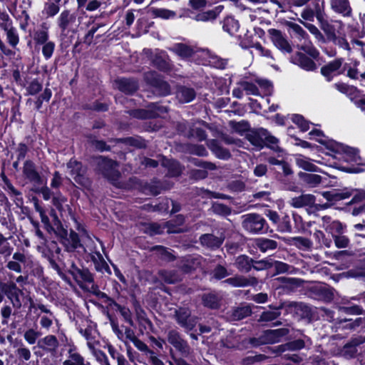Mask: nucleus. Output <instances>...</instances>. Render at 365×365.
Masks as SVG:
<instances>
[{
	"mask_svg": "<svg viewBox=\"0 0 365 365\" xmlns=\"http://www.w3.org/2000/svg\"><path fill=\"white\" fill-rule=\"evenodd\" d=\"M222 28L230 35L235 34L239 29L240 25L237 20L232 17H227L223 21Z\"/></svg>",
	"mask_w": 365,
	"mask_h": 365,
	"instance_id": "c756f323",
	"label": "nucleus"
},
{
	"mask_svg": "<svg viewBox=\"0 0 365 365\" xmlns=\"http://www.w3.org/2000/svg\"><path fill=\"white\" fill-rule=\"evenodd\" d=\"M13 248L2 234L0 233V255L5 257L9 256L12 252Z\"/></svg>",
	"mask_w": 365,
	"mask_h": 365,
	"instance_id": "79ce46f5",
	"label": "nucleus"
},
{
	"mask_svg": "<svg viewBox=\"0 0 365 365\" xmlns=\"http://www.w3.org/2000/svg\"><path fill=\"white\" fill-rule=\"evenodd\" d=\"M195 97V92L193 89L182 87L177 92V98L181 103L192 101Z\"/></svg>",
	"mask_w": 365,
	"mask_h": 365,
	"instance_id": "cd10ccee",
	"label": "nucleus"
},
{
	"mask_svg": "<svg viewBox=\"0 0 365 365\" xmlns=\"http://www.w3.org/2000/svg\"><path fill=\"white\" fill-rule=\"evenodd\" d=\"M253 260L246 255L238 256L235 259V266L242 272H248L252 267Z\"/></svg>",
	"mask_w": 365,
	"mask_h": 365,
	"instance_id": "a878e982",
	"label": "nucleus"
},
{
	"mask_svg": "<svg viewBox=\"0 0 365 365\" xmlns=\"http://www.w3.org/2000/svg\"><path fill=\"white\" fill-rule=\"evenodd\" d=\"M309 135L311 139H314L319 143L325 145L330 151V153H328L329 155L348 163H360L361 159L356 149L329 139L319 130H313L309 132Z\"/></svg>",
	"mask_w": 365,
	"mask_h": 365,
	"instance_id": "f257e3e1",
	"label": "nucleus"
},
{
	"mask_svg": "<svg viewBox=\"0 0 365 365\" xmlns=\"http://www.w3.org/2000/svg\"><path fill=\"white\" fill-rule=\"evenodd\" d=\"M146 81L155 88L158 94L165 96L170 93V86L163 81L155 72H148L145 74Z\"/></svg>",
	"mask_w": 365,
	"mask_h": 365,
	"instance_id": "0eeeda50",
	"label": "nucleus"
},
{
	"mask_svg": "<svg viewBox=\"0 0 365 365\" xmlns=\"http://www.w3.org/2000/svg\"><path fill=\"white\" fill-rule=\"evenodd\" d=\"M90 350L101 365H110L108 362L107 356L102 351L96 349V347H94L93 349Z\"/></svg>",
	"mask_w": 365,
	"mask_h": 365,
	"instance_id": "09e8293b",
	"label": "nucleus"
},
{
	"mask_svg": "<svg viewBox=\"0 0 365 365\" xmlns=\"http://www.w3.org/2000/svg\"><path fill=\"white\" fill-rule=\"evenodd\" d=\"M314 202L315 197L311 194L302 195L299 197L292 198L289 201L290 205L296 208L312 206Z\"/></svg>",
	"mask_w": 365,
	"mask_h": 365,
	"instance_id": "412c9836",
	"label": "nucleus"
},
{
	"mask_svg": "<svg viewBox=\"0 0 365 365\" xmlns=\"http://www.w3.org/2000/svg\"><path fill=\"white\" fill-rule=\"evenodd\" d=\"M6 36L9 44L15 47L19 41V35L16 29H12L6 32Z\"/></svg>",
	"mask_w": 365,
	"mask_h": 365,
	"instance_id": "4d7b16f0",
	"label": "nucleus"
},
{
	"mask_svg": "<svg viewBox=\"0 0 365 365\" xmlns=\"http://www.w3.org/2000/svg\"><path fill=\"white\" fill-rule=\"evenodd\" d=\"M58 346L57 338L53 335H48L39 339L37 343V347L47 352L53 353L56 351Z\"/></svg>",
	"mask_w": 365,
	"mask_h": 365,
	"instance_id": "dca6fc26",
	"label": "nucleus"
},
{
	"mask_svg": "<svg viewBox=\"0 0 365 365\" xmlns=\"http://www.w3.org/2000/svg\"><path fill=\"white\" fill-rule=\"evenodd\" d=\"M63 365H87L85 364L84 359L78 353L73 351L71 349L68 352V357L63 363Z\"/></svg>",
	"mask_w": 365,
	"mask_h": 365,
	"instance_id": "2f4dec72",
	"label": "nucleus"
},
{
	"mask_svg": "<svg viewBox=\"0 0 365 365\" xmlns=\"http://www.w3.org/2000/svg\"><path fill=\"white\" fill-rule=\"evenodd\" d=\"M163 165L168 167V172L172 176H178L182 171L180 164L175 160L165 159L163 160Z\"/></svg>",
	"mask_w": 365,
	"mask_h": 365,
	"instance_id": "72a5a7b5",
	"label": "nucleus"
},
{
	"mask_svg": "<svg viewBox=\"0 0 365 365\" xmlns=\"http://www.w3.org/2000/svg\"><path fill=\"white\" fill-rule=\"evenodd\" d=\"M40 336V333L34 329H29L25 331L24 338L29 344H34L37 339Z\"/></svg>",
	"mask_w": 365,
	"mask_h": 365,
	"instance_id": "c03bdc74",
	"label": "nucleus"
},
{
	"mask_svg": "<svg viewBox=\"0 0 365 365\" xmlns=\"http://www.w3.org/2000/svg\"><path fill=\"white\" fill-rule=\"evenodd\" d=\"M279 316V312L275 310L264 312L260 316V321L270 322L277 319Z\"/></svg>",
	"mask_w": 365,
	"mask_h": 365,
	"instance_id": "bf43d9fd",
	"label": "nucleus"
},
{
	"mask_svg": "<svg viewBox=\"0 0 365 365\" xmlns=\"http://www.w3.org/2000/svg\"><path fill=\"white\" fill-rule=\"evenodd\" d=\"M151 12L155 17L165 20L174 19L176 16L175 11L163 8H153Z\"/></svg>",
	"mask_w": 365,
	"mask_h": 365,
	"instance_id": "7c9ffc66",
	"label": "nucleus"
},
{
	"mask_svg": "<svg viewBox=\"0 0 365 365\" xmlns=\"http://www.w3.org/2000/svg\"><path fill=\"white\" fill-rule=\"evenodd\" d=\"M1 18V22H0V26L6 31H9V30L14 29L12 26V21L9 19V16L7 14H2L0 16Z\"/></svg>",
	"mask_w": 365,
	"mask_h": 365,
	"instance_id": "680f3d73",
	"label": "nucleus"
},
{
	"mask_svg": "<svg viewBox=\"0 0 365 365\" xmlns=\"http://www.w3.org/2000/svg\"><path fill=\"white\" fill-rule=\"evenodd\" d=\"M12 259L16 262L18 264H20L21 266L23 265L24 268L26 269L27 267H31L33 264V259L31 257L24 255L21 252H15L13 255Z\"/></svg>",
	"mask_w": 365,
	"mask_h": 365,
	"instance_id": "f704fd0d",
	"label": "nucleus"
},
{
	"mask_svg": "<svg viewBox=\"0 0 365 365\" xmlns=\"http://www.w3.org/2000/svg\"><path fill=\"white\" fill-rule=\"evenodd\" d=\"M162 278L167 283H175L180 279V276L173 272L162 271L160 272Z\"/></svg>",
	"mask_w": 365,
	"mask_h": 365,
	"instance_id": "8fccbe9b",
	"label": "nucleus"
},
{
	"mask_svg": "<svg viewBox=\"0 0 365 365\" xmlns=\"http://www.w3.org/2000/svg\"><path fill=\"white\" fill-rule=\"evenodd\" d=\"M269 38L273 45L283 53H290L292 51V47L287 36L281 31L275 29L267 30Z\"/></svg>",
	"mask_w": 365,
	"mask_h": 365,
	"instance_id": "7ed1b4c3",
	"label": "nucleus"
},
{
	"mask_svg": "<svg viewBox=\"0 0 365 365\" xmlns=\"http://www.w3.org/2000/svg\"><path fill=\"white\" fill-rule=\"evenodd\" d=\"M16 353L19 360L29 361L31 357V352L30 349L24 344L19 346L16 349Z\"/></svg>",
	"mask_w": 365,
	"mask_h": 365,
	"instance_id": "a18cd8bd",
	"label": "nucleus"
},
{
	"mask_svg": "<svg viewBox=\"0 0 365 365\" xmlns=\"http://www.w3.org/2000/svg\"><path fill=\"white\" fill-rule=\"evenodd\" d=\"M240 86L246 92L247 95H259L257 87L252 83L242 82L240 83Z\"/></svg>",
	"mask_w": 365,
	"mask_h": 365,
	"instance_id": "5fc2aeb1",
	"label": "nucleus"
},
{
	"mask_svg": "<svg viewBox=\"0 0 365 365\" xmlns=\"http://www.w3.org/2000/svg\"><path fill=\"white\" fill-rule=\"evenodd\" d=\"M287 334L285 329H279L275 330H267L264 332L262 343L274 344L279 341V338Z\"/></svg>",
	"mask_w": 365,
	"mask_h": 365,
	"instance_id": "aec40b11",
	"label": "nucleus"
},
{
	"mask_svg": "<svg viewBox=\"0 0 365 365\" xmlns=\"http://www.w3.org/2000/svg\"><path fill=\"white\" fill-rule=\"evenodd\" d=\"M70 272L75 279L79 283L91 282L93 281V277L87 269H80L74 264H72Z\"/></svg>",
	"mask_w": 365,
	"mask_h": 365,
	"instance_id": "393cba45",
	"label": "nucleus"
},
{
	"mask_svg": "<svg viewBox=\"0 0 365 365\" xmlns=\"http://www.w3.org/2000/svg\"><path fill=\"white\" fill-rule=\"evenodd\" d=\"M203 304L205 306L210 308H216L218 306L217 298L214 294H205L202 297Z\"/></svg>",
	"mask_w": 365,
	"mask_h": 365,
	"instance_id": "864d4df0",
	"label": "nucleus"
},
{
	"mask_svg": "<svg viewBox=\"0 0 365 365\" xmlns=\"http://www.w3.org/2000/svg\"><path fill=\"white\" fill-rule=\"evenodd\" d=\"M168 341L181 352H187L188 346L187 343L180 338L179 334L177 331L173 330L169 331Z\"/></svg>",
	"mask_w": 365,
	"mask_h": 365,
	"instance_id": "4be33fe9",
	"label": "nucleus"
},
{
	"mask_svg": "<svg viewBox=\"0 0 365 365\" xmlns=\"http://www.w3.org/2000/svg\"><path fill=\"white\" fill-rule=\"evenodd\" d=\"M313 10L316 14L317 21H321L324 16V2L321 0H314Z\"/></svg>",
	"mask_w": 365,
	"mask_h": 365,
	"instance_id": "49530a36",
	"label": "nucleus"
},
{
	"mask_svg": "<svg viewBox=\"0 0 365 365\" xmlns=\"http://www.w3.org/2000/svg\"><path fill=\"white\" fill-rule=\"evenodd\" d=\"M314 36V37L320 42H324V37L319 29L312 24L305 23L299 21Z\"/></svg>",
	"mask_w": 365,
	"mask_h": 365,
	"instance_id": "37998d69",
	"label": "nucleus"
},
{
	"mask_svg": "<svg viewBox=\"0 0 365 365\" xmlns=\"http://www.w3.org/2000/svg\"><path fill=\"white\" fill-rule=\"evenodd\" d=\"M58 4V3H56V1L46 2L44 4L43 9L42 10V14L45 15L46 17H53L59 12L60 10Z\"/></svg>",
	"mask_w": 365,
	"mask_h": 365,
	"instance_id": "4c0bfd02",
	"label": "nucleus"
},
{
	"mask_svg": "<svg viewBox=\"0 0 365 365\" xmlns=\"http://www.w3.org/2000/svg\"><path fill=\"white\" fill-rule=\"evenodd\" d=\"M98 164L102 173L112 181H115L119 177V172L117 170L118 164L116 162L100 158L98 159Z\"/></svg>",
	"mask_w": 365,
	"mask_h": 365,
	"instance_id": "423d86ee",
	"label": "nucleus"
},
{
	"mask_svg": "<svg viewBox=\"0 0 365 365\" xmlns=\"http://www.w3.org/2000/svg\"><path fill=\"white\" fill-rule=\"evenodd\" d=\"M54 317L52 313L50 315H43L41 317L40 324L43 328L48 329L53 324Z\"/></svg>",
	"mask_w": 365,
	"mask_h": 365,
	"instance_id": "774afa93",
	"label": "nucleus"
},
{
	"mask_svg": "<svg viewBox=\"0 0 365 365\" xmlns=\"http://www.w3.org/2000/svg\"><path fill=\"white\" fill-rule=\"evenodd\" d=\"M116 83L118 89L125 93H132L138 88L137 83L130 79H119Z\"/></svg>",
	"mask_w": 365,
	"mask_h": 365,
	"instance_id": "bb28decb",
	"label": "nucleus"
},
{
	"mask_svg": "<svg viewBox=\"0 0 365 365\" xmlns=\"http://www.w3.org/2000/svg\"><path fill=\"white\" fill-rule=\"evenodd\" d=\"M7 297L11 300V302L15 309H20L25 300H28L30 302L29 310L36 309V305L34 301L31 297H26L22 290L19 291V292L11 294Z\"/></svg>",
	"mask_w": 365,
	"mask_h": 365,
	"instance_id": "f3484780",
	"label": "nucleus"
},
{
	"mask_svg": "<svg viewBox=\"0 0 365 365\" xmlns=\"http://www.w3.org/2000/svg\"><path fill=\"white\" fill-rule=\"evenodd\" d=\"M321 173L323 175L300 172L299 173V177L304 184L311 187H315L319 185H322L324 186L331 185V181L329 178L334 179V178L322 170Z\"/></svg>",
	"mask_w": 365,
	"mask_h": 365,
	"instance_id": "f03ea898",
	"label": "nucleus"
},
{
	"mask_svg": "<svg viewBox=\"0 0 365 365\" xmlns=\"http://www.w3.org/2000/svg\"><path fill=\"white\" fill-rule=\"evenodd\" d=\"M24 175L29 181L37 184H43V180L38 173L36 171L34 164L31 161H26L24 165Z\"/></svg>",
	"mask_w": 365,
	"mask_h": 365,
	"instance_id": "2eb2a0df",
	"label": "nucleus"
},
{
	"mask_svg": "<svg viewBox=\"0 0 365 365\" xmlns=\"http://www.w3.org/2000/svg\"><path fill=\"white\" fill-rule=\"evenodd\" d=\"M304 346V341L301 339H298L284 345L282 351H284L285 350H298L302 349Z\"/></svg>",
	"mask_w": 365,
	"mask_h": 365,
	"instance_id": "e2e57ef3",
	"label": "nucleus"
},
{
	"mask_svg": "<svg viewBox=\"0 0 365 365\" xmlns=\"http://www.w3.org/2000/svg\"><path fill=\"white\" fill-rule=\"evenodd\" d=\"M287 26L297 35V38L301 43L308 38V34L299 24L294 22H288Z\"/></svg>",
	"mask_w": 365,
	"mask_h": 365,
	"instance_id": "c9c22d12",
	"label": "nucleus"
},
{
	"mask_svg": "<svg viewBox=\"0 0 365 365\" xmlns=\"http://www.w3.org/2000/svg\"><path fill=\"white\" fill-rule=\"evenodd\" d=\"M242 227L250 233H259L264 229L265 220L257 214H247L242 216Z\"/></svg>",
	"mask_w": 365,
	"mask_h": 365,
	"instance_id": "20e7f679",
	"label": "nucleus"
},
{
	"mask_svg": "<svg viewBox=\"0 0 365 365\" xmlns=\"http://www.w3.org/2000/svg\"><path fill=\"white\" fill-rule=\"evenodd\" d=\"M76 14L68 9H65L58 16L56 24L61 31L64 32L76 22Z\"/></svg>",
	"mask_w": 365,
	"mask_h": 365,
	"instance_id": "f8f14e48",
	"label": "nucleus"
},
{
	"mask_svg": "<svg viewBox=\"0 0 365 365\" xmlns=\"http://www.w3.org/2000/svg\"><path fill=\"white\" fill-rule=\"evenodd\" d=\"M251 314V309L248 306L238 307L235 309L230 316L231 319L234 321L240 320L249 316Z\"/></svg>",
	"mask_w": 365,
	"mask_h": 365,
	"instance_id": "e433bc0d",
	"label": "nucleus"
},
{
	"mask_svg": "<svg viewBox=\"0 0 365 365\" xmlns=\"http://www.w3.org/2000/svg\"><path fill=\"white\" fill-rule=\"evenodd\" d=\"M176 317L179 324L187 329H192L196 324L195 318L190 317V312L186 309H180L176 312Z\"/></svg>",
	"mask_w": 365,
	"mask_h": 365,
	"instance_id": "ddd939ff",
	"label": "nucleus"
},
{
	"mask_svg": "<svg viewBox=\"0 0 365 365\" xmlns=\"http://www.w3.org/2000/svg\"><path fill=\"white\" fill-rule=\"evenodd\" d=\"M223 241L224 237H215L211 234H205L200 237L201 244L211 249L218 248Z\"/></svg>",
	"mask_w": 365,
	"mask_h": 365,
	"instance_id": "5701e85b",
	"label": "nucleus"
},
{
	"mask_svg": "<svg viewBox=\"0 0 365 365\" xmlns=\"http://www.w3.org/2000/svg\"><path fill=\"white\" fill-rule=\"evenodd\" d=\"M170 50L182 58H188L193 53V49L191 47L182 43L174 45Z\"/></svg>",
	"mask_w": 365,
	"mask_h": 365,
	"instance_id": "c85d7f7f",
	"label": "nucleus"
},
{
	"mask_svg": "<svg viewBox=\"0 0 365 365\" xmlns=\"http://www.w3.org/2000/svg\"><path fill=\"white\" fill-rule=\"evenodd\" d=\"M67 168L69 174L77 183L85 187L90 186V181L85 176L86 171L81 163L74 159H71L67 164Z\"/></svg>",
	"mask_w": 365,
	"mask_h": 365,
	"instance_id": "39448f33",
	"label": "nucleus"
},
{
	"mask_svg": "<svg viewBox=\"0 0 365 365\" xmlns=\"http://www.w3.org/2000/svg\"><path fill=\"white\" fill-rule=\"evenodd\" d=\"M213 277L217 279H221L228 276L230 274L225 267L221 265L217 266L212 272Z\"/></svg>",
	"mask_w": 365,
	"mask_h": 365,
	"instance_id": "0e129e2a",
	"label": "nucleus"
},
{
	"mask_svg": "<svg viewBox=\"0 0 365 365\" xmlns=\"http://www.w3.org/2000/svg\"><path fill=\"white\" fill-rule=\"evenodd\" d=\"M265 142L270 148L275 151H280V148L278 146V140L275 137L267 135L265 136Z\"/></svg>",
	"mask_w": 365,
	"mask_h": 365,
	"instance_id": "338daca9",
	"label": "nucleus"
},
{
	"mask_svg": "<svg viewBox=\"0 0 365 365\" xmlns=\"http://www.w3.org/2000/svg\"><path fill=\"white\" fill-rule=\"evenodd\" d=\"M300 48L314 58L319 56L318 51L308 38L300 43Z\"/></svg>",
	"mask_w": 365,
	"mask_h": 365,
	"instance_id": "ea45409f",
	"label": "nucleus"
},
{
	"mask_svg": "<svg viewBox=\"0 0 365 365\" xmlns=\"http://www.w3.org/2000/svg\"><path fill=\"white\" fill-rule=\"evenodd\" d=\"M292 121L297 124L303 132L308 130L309 128V123L300 115H294L292 117Z\"/></svg>",
	"mask_w": 365,
	"mask_h": 365,
	"instance_id": "603ef678",
	"label": "nucleus"
},
{
	"mask_svg": "<svg viewBox=\"0 0 365 365\" xmlns=\"http://www.w3.org/2000/svg\"><path fill=\"white\" fill-rule=\"evenodd\" d=\"M331 10L343 17L352 16L353 11L349 0H330Z\"/></svg>",
	"mask_w": 365,
	"mask_h": 365,
	"instance_id": "1a4fd4ad",
	"label": "nucleus"
},
{
	"mask_svg": "<svg viewBox=\"0 0 365 365\" xmlns=\"http://www.w3.org/2000/svg\"><path fill=\"white\" fill-rule=\"evenodd\" d=\"M291 61L293 63L308 71H314L317 68L315 63L312 59L301 53L292 57Z\"/></svg>",
	"mask_w": 365,
	"mask_h": 365,
	"instance_id": "a211bd4d",
	"label": "nucleus"
},
{
	"mask_svg": "<svg viewBox=\"0 0 365 365\" xmlns=\"http://www.w3.org/2000/svg\"><path fill=\"white\" fill-rule=\"evenodd\" d=\"M78 331L87 341V346L89 349H93V348L98 344L96 339L98 333L94 327L89 324L85 328L79 327Z\"/></svg>",
	"mask_w": 365,
	"mask_h": 365,
	"instance_id": "4468645a",
	"label": "nucleus"
},
{
	"mask_svg": "<svg viewBox=\"0 0 365 365\" xmlns=\"http://www.w3.org/2000/svg\"><path fill=\"white\" fill-rule=\"evenodd\" d=\"M223 8V6L219 5L212 10L200 12L195 16L194 19L197 21L202 22L212 21L222 12Z\"/></svg>",
	"mask_w": 365,
	"mask_h": 365,
	"instance_id": "6ab92c4d",
	"label": "nucleus"
},
{
	"mask_svg": "<svg viewBox=\"0 0 365 365\" xmlns=\"http://www.w3.org/2000/svg\"><path fill=\"white\" fill-rule=\"evenodd\" d=\"M212 211L220 215H227L230 213V208L220 203H214L212 207Z\"/></svg>",
	"mask_w": 365,
	"mask_h": 365,
	"instance_id": "6e6d98bb",
	"label": "nucleus"
},
{
	"mask_svg": "<svg viewBox=\"0 0 365 365\" xmlns=\"http://www.w3.org/2000/svg\"><path fill=\"white\" fill-rule=\"evenodd\" d=\"M277 273H292L294 267L282 262L276 261L273 263Z\"/></svg>",
	"mask_w": 365,
	"mask_h": 365,
	"instance_id": "de8ad7c7",
	"label": "nucleus"
},
{
	"mask_svg": "<svg viewBox=\"0 0 365 365\" xmlns=\"http://www.w3.org/2000/svg\"><path fill=\"white\" fill-rule=\"evenodd\" d=\"M55 48L54 43L48 41L46 43L42 48V53L46 59H48L51 57Z\"/></svg>",
	"mask_w": 365,
	"mask_h": 365,
	"instance_id": "69168bd1",
	"label": "nucleus"
},
{
	"mask_svg": "<svg viewBox=\"0 0 365 365\" xmlns=\"http://www.w3.org/2000/svg\"><path fill=\"white\" fill-rule=\"evenodd\" d=\"M257 247L263 252L267 250H274L277 247L276 241L269 239H259L256 242Z\"/></svg>",
	"mask_w": 365,
	"mask_h": 365,
	"instance_id": "473e14b6",
	"label": "nucleus"
},
{
	"mask_svg": "<svg viewBox=\"0 0 365 365\" xmlns=\"http://www.w3.org/2000/svg\"><path fill=\"white\" fill-rule=\"evenodd\" d=\"M295 162L297 166L303 170L309 172H322L321 169L312 163L311 159L302 155H297Z\"/></svg>",
	"mask_w": 365,
	"mask_h": 365,
	"instance_id": "b1692460",
	"label": "nucleus"
},
{
	"mask_svg": "<svg viewBox=\"0 0 365 365\" xmlns=\"http://www.w3.org/2000/svg\"><path fill=\"white\" fill-rule=\"evenodd\" d=\"M252 47L261 56H264L272 60L274 59L272 52L269 49L264 48L259 43H255Z\"/></svg>",
	"mask_w": 365,
	"mask_h": 365,
	"instance_id": "052dcab7",
	"label": "nucleus"
},
{
	"mask_svg": "<svg viewBox=\"0 0 365 365\" xmlns=\"http://www.w3.org/2000/svg\"><path fill=\"white\" fill-rule=\"evenodd\" d=\"M300 48L314 58L319 56L318 51L308 38L300 43Z\"/></svg>",
	"mask_w": 365,
	"mask_h": 365,
	"instance_id": "a19ab883",
	"label": "nucleus"
},
{
	"mask_svg": "<svg viewBox=\"0 0 365 365\" xmlns=\"http://www.w3.org/2000/svg\"><path fill=\"white\" fill-rule=\"evenodd\" d=\"M273 266V262L271 259H263L260 261L255 262V264L252 263V267L257 270H263L267 269Z\"/></svg>",
	"mask_w": 365,
	"mask_h": 365,
	"instance_id": "13d9d810",
	"label": "nucleus"
},
{
	"mask_svg": "<svg viewBox=\"0 0 365 365\" xmlns=\"http://www.w3.org/2000/svg\"><path fill=\"white\" fill-rule=\"evenodd\" d=\"M321 29L327 34L328 38L331 39L334 37L336 34L334 24H330L327 20L324 19V16L322 17L321 21H318Z\"/></svg>",
	"mask_w": 365,
	"mask_h": 365,
	"instance_id": "58836bf2",
	"label": "nucleus"
},
{
	"mask_svg": "<svg viewBox=\"0 0 365 365\" xmlns=\"http://www.w3.org/2000/svg\"><path fill=\"white\" fill-rule=\"evenodd\" d=\"M343 60L341 58L334 59L321 68L322 74L327 78V81H331L333 76L339 75L344 70L342 68Z\"/></svg>",
	"mask_w": 365,
	"mask_h": 365,
	"instance_id": "6e6552de",
	"label": "nucleus"
},
{
	"mask_svg": "<svg viewBox=\"0 0 365 365\" xmlns=\"http://www.w3.org/2000/svg\"><path fill=\"white\" fill-rule=\"evenodd\" d=\"M167 228V232L170 233H176L183 232V228L177 227L173 222H168L164 226H161L157 223H153L148 225V232L153 235L161 234L164 232V230Z\"/></svg>",
	"mask_w": 365,
	"mask_h": 365,
	"instance_id": "9d476101",
	"label": "nucleus"
},
{
	"mask_svg": "<svg viewBox=\"0 0 365 365\" xmlns=\"http://www.w3.org/2000/svg\"><path fill=\"white\" fill-rule=\"evenodd\" d=\"M225 282L234 287H245L256 286L258 284V280L255 277H246L242 275H236L227 279Z\"/></svg>",
	"mask_w": 365,
	"mask_h": 365,
	"instance_id": "9b49d317",
	"label": "nucleus"
},
{
	"mask_svg": "<svg viewBox=\"0 0 365 365\" xmlns=\"http://www.w3.org/2000/svg\"><path fill=\"white\" fill-rule=\"evenodd\" d=\"M247 140L256 148H261L263 145L262 138L255 132H251L247 135Z\"/></svg>",
	"mask_w": 365,
	"mask_h": 365,
	"instance_id": "3c124183",
	"label": "nucleus"
}]
</instances>
